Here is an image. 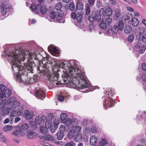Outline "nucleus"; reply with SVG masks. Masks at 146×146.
Returning a JSON list of instances; mask_svg holds the SVG:
<instances>
[{
  "instance_id": "1",
  "label": "nucleus",
  "mask_w": 146,
  "mask_h": 146,
  "mask_svg": "<svg viewBox=\"0 0 146 146\" xmlns=\"http://www.w3.org/2000/svg\"><path fill=\"white\" fill-rule=\"evenodd\" d=\"M74 60H72L68 62L67 64L64 63L63 68L65 72L62 75V78L65 84L73 87H78L80 89H85V92L94 91L98 86H91L88 81L85 73L80 70L74 67L75 66Z\"/></svg>"
},
{
  "instance_id": "2",
  "label": "nucleus",
  "mask_w": 146,
  "mask_h": 146,
  "mask_svg": "<svg viewBox=\"0 0 146 146\" xmlns=\"http://www.w3.org/2000/svg\"><path fill=\"white\" fill-rule=\"evenodd\" d=\"M5 57L13 63V73L16 76L25 70V72H32L35 65L32 58H29L28 52L21 48L10 51H5Z\"/></svg>"
},
{
  "instance_id": "3",
  "label": "nucleus",
  "mask_w": 146,
  "mask_h": 146,
  "mask_svg": "<svg viewBox=\"0 0 146 146\" xmlns=\"http://www.w3.org/2000/svg\"><path fill=\"white\" fill-rule=\"evenodd\" d=\"M44 60L42 62H39L37 69L42 75V77L45 80H48V86L50 88L55 87L57 85L61 84V82L58 80L59 75L57 73L49 74L46 72L47 68H48L47 64H51L52 61L51 58H44Z\"/></svg>"
},
{
  "instance_id": "4",
  "label": "nucleus",
  "mask_w": 146,
  "mask_h": 146,
  "mask_svg": "<svg viewBox=\"0 0 146 146\" xmlns=\"http://www.w3.org/2000/svg\"><path fill=\"white\" fill-rule=\"evenodd\" d=\"M30 8L33 13L37 14L40 13L42 15H44L46 13L47 11L46 6L45 5H41L39 4L36 5L32 4Z\"/></svg>"
},
{
  "instance_id": "5",
  "label": "nucleus",
  "mask_w": 146,
  "mask_h": 146,
  "mask_svg": "<svg viewBox=\"0 0 146 146\" xmlns=\"http://www.w3.org/2000/svg\"><path fill=\"white\" fill-rule=\"evenodd\" d=\"M48 12L50 14V17L51 18L50 20H49L50 21H52L56 17V20L58 23H64L65 22V20L63 17L62 11H60L57 13L51 10H49Z\"/></svg>"
},
{
  "instance_id": "6",
  "label": "nucleus",
  "mask_w": 146,
  "mask_h": 146,
  "mask_svg": "<svg viewBox=\"0 0 146 146\" xmlns=\"http://www.w3.org/2000/svg\"><path fill=\"white\" fill-rule=\"evenodd\" d=\"M110 28L107 31V33H110L111 34L116 33L119 30H121L123 29L124 24L122 20H120L119 23L115 24L113 28L111 26H109Z\"/></svg>"
},
{
  "instance_id": "7",
  "label": "nucleus",
  "mask_w": 146,
  "mask_h": 146,
  "mask_svg": "<svg viewBox=\"0 0 146 146\" xmlns=\"http://www.w3.org/2000/svg\"><path fill=\"white\" fill-rule=\"evenodd\" d=\"M31 73H33V71L32 72H31ZM30 72H25V70H23L21 71V73L17 75V80L20 82H24L27 84L28 80L29 75L28 74Z\"/></svg>"
},
{
  "instance_id": "8",
  "label": "nucleus",
  "mask_w": 146,
  "mask_h": 146,
  "mask_svg": "<svg viewBox=\"0 0 146 146\" xmlns=\"http://www.w3.org/2000/svg\"><path fill=\"white\" fill-rule=\"evenodd\" d=\"M102 98L104 100L105 99L103 102V106L106 110L108 108L113 106L114 101L109 97V94H106L105 96L102 97Z\"/></svg>"
},
{
  "instance_id": "9",
  "label": "nucleus",
  "mask_w": 146,
  "mask_h": 146,
  "mask_svg": "<svg viewBox=\"0 0 146 146\" xmlns=\"http://www.w3.org/2000/svg\"><path fill=\"white\" fill-rule=\"evenodd\" d=\"M112 21V19L110 17H109L106 19L105 21H101L100 23V26L101 28L103 29H106V32L107 33V31L110 28L109 26H110V24L111 23Z\"/></svg>"
},
{
  "instance_id": "10",
  "label": "nucleus",
  "mask_w": 146,
  "mask_h": 146,
  "mask_svg": "<svg viewBox=\"0 0 146 146\" xmlns=\"http://www.w3.org/2000/svg\"><path fill=\"white\" fill-rule=\"evenodd\" d=\"M35 96L38 99L42 100L46 97L45 91L39 88L36 87L34 90Z\"/></svg>"
},
{
  "instance_id": "11",
  "label": "nucleus",
  "mask_w": 146,
  "mask_h": 146,
  "mask_svg": "<svg viewBox=\"0 0 146 146\" xmlns=\"http://www.w3.org/2000/svg\"><path fill=\"white\" fill-rule=\"evenodd\" d=\"M134 48L139 53L142 54L146 49V46L141 41H140L137 42L135 44Z\"/></svg>"
},
{
  "instance_id": "12",
  "label": "nucleus",
  "mask_w": 146,
  "mask_h": 146,
  "mask_svg": "<svg viewBox=\"0 0 146 146\" xmlns=\"http://www.w3.org/2000/svg\"><path fill=\"white\" fill-rule=\"evenodd\" d=\"M95 0H88V4L85 5L86 13L85 15H88L90 13V7H92L94 4Z\"/></svg>"
},
{
  "instance_id": "13",
  "label": "nucleus",
  "mask_w": 146,
  "mask_h": 146,
  "mask_svg": "<svg viewBox=\"0 0 146 146\" xmlns=\"http://www.w3.org/2000/svg\"><path fill=\"white\" fill-rule=\"evenodd\" d=\"M24 116L26 119L29 120L33 116V113L31 111H29L26 110L24 111Z\"/></svg>"
},
{
  "instance_id": "14",
  "label": "nucleus",
  "mask_w": 146,
  "mask_h": 146,
  "mask_svg": "<svg viewBox=\"0 0 146 146\" xmlns=\"http://www.w3.org/2000/svg\"><path fill=\"white\" fill-rule=\"evenodd\" d=\"M46 119V117L45 116H42L41 117L38 116L35 119L36 122L39 125L42 123H44Z\"/></svg>"
},
{
  "instance_id": "15",
  "label": "nucleus",
  "mask_w": 146,
  "mask_h": 146,
  "mask_svg": "<svg viewBox=\"0 0 146 146\" xmlns=\"http://www.w3.org/2000/svg\"><path fill=\"white\" fill-rule=\"evenodd\" d=\"M10 109L8 107H6L1 110L0 114L1 115L5 116L8 115L9 113Z\"/></svg>"
},
{
  "instance_id": "16",
  "label": "nucleus",
  "mask_w": 146,
  "mask_h": 146,
  "mask_svg": "<svg viewBox=\"0 0 146 146\" xmlns=\"http://www.w3.org/2000/svg\"><path fill=\"white\" fill-rule=\"evenodd\" d=\"M1 12L2 15H5L7 12V7L6 6L3 4L1 5Z\"/></svg>"
},
{
  "instance_id": "17",
  "label": "nucleus",
  "mask_w": 146,
  "mask_h": 146,
  "mask_svg": "<svg viewBox=\"0 0 146 146\" xmlns=\"http://www.w3.org/2000/svg\"><path fill=\"white\" fill-rule=\"evenodd\" d=\"M42 139L44 140H48L49 141H53L54 139L53 136L48 135L47 134H46L44 136L42 137Z\"/></svg>"
},
{
  "instance_id": "18",
  "label": "nucleus",
  "mask_w": 146,
  "mask_h": 146,
  "mask_svg": "<svg viewBox=\"0 0 146 146\" xmlns=\"http://www.w3.org/2000/svg\"><path fill=\"white\" fill-rule=\"evenodd\" d=\"M53 122V125H52L51 127L50 128V131L52 133L55 132L56 129L58 128L59 125V123L58 122L56 123L54 121Z\"/></svg>"
},
{
  "instance_id": "19",
  "label": "nucleus",
  "mask_w": 146,
  "mask_h": 146,
  "mask_svg": "<svg viewBox=\"0 0 146 146\" xmlns=\"http://www.w3.org/2000/svg\"><path fill=\"white\" fill-rule=\"evenodd\" d=\"M141 119L142 120H144L143 121L146 122V111H143L140 117H138V116L137 117V119L139 121H140L141 120Z\"/></svg>"
},
{
  "instance_id": "20",
  "label": "nucleus",
  "mask_w": 146,
  "mask_h": 146,
  "mask_svg": "<svg viewBox=\"0 0 146 146\" xmlns=\"http://www.w3.org/2000/svg\"><path fill=\"white\" fill-rule=\"evenodd\" d=\"M34 131L33 130H28L27 131V137L28 139H32L35 137L34 134Z\"/></svg>"
},
{
  "instance_id": "21",
  "label": "nucleus",
  "mask_w": 146,
  "mask_h": 146,
  "mask_svg": "<svg viewBox=\"0 0 146 146\" xmlns=\"http://www.w3.org/2000/svg\"><path fill=\"white\" fill-rule=\"evenodd\" d=\"M84 4L83 3L79 1L77 2L76 5V10L78 9L79 10H81L83 8Z\"/></svg>"
},
{
  "instance_id": "22",
  "label": "nucleus",
  "mask_w": 146,
  "mask_h": 146,
  "mask_svg": "<svg viewBox=\"0 0 146 146\" xmlns=\"http://www.w3.org/2000/svg\"><path fill=\"white\" fill-rule=\"evenodd\" d=\"M100 146H111L109 144L106 139L104 138L102 139L100 143Z\"/></svg>"
},
{
  "instance_id": "23",
  "label": "nucleus",
  "mask_w": 146,
  "mask_h": 146,
  "mask_svg": "<svg viewBox=\"0 0 146 146\" xmlns=\"http://www.w3.org/2000/svg\"><path fill=\"white\" fill-rule=\"evenodd\" d=\"M131 23L133 26L134 27L137 26L139 23L138 19L136 18L133 19L131 21Z\"/></svg>"
},
{
  "instance_id": "24",
  "label": "nucleus",
  "mask_w": 146,
  "mask_h": 146,
  "mask_svg": "<svg viewBox=\"0 0 146 146\" xmlns=\"http://www.w3.org/2000/svg\"><path fill=\"white\" fill-rule=\"evenodd\" d=\"M48 50L50 52L52 51L56 54H58L59 52L58 50L56 48L52 46L51 45L48 46Z\"/></svg>"
},
{
  "instance_id": "25",
  "label": "nucleus",
  "mask_w": 146,
  "mask_h": 146,
  "mask_svg": "<svg viewBox=\"0 0 146 146\" xmlns=\"http://www.w3.org/2000/svg\"><path fill=\"white\" fill-rule=\"evenodd\" d=\"M11 91L9 89H7L5 91L4 95L5 98H7L10 97L11 94Z\"/></svg>"
},
{
  "instance_id": "26",
  "label": "nucleus",
  "mask_w": 146,
  "mask_h": 146,
  "mask_svg": "<svg viewBox=\"0 0 146 146\" xmlns=\"http://www.w3.org/2000/svg\"><path fill=\"white\" fill-rule=\"evenodd\" d=\"M97 141V139L95 136H92L90 138V143L92 145H95Z\"/></svg>"
},
{
  "instance_id": "27",
  "label": "nucleus",
  "mask_w": 146,
  "mask_h": 146,
  "mask_svg": "<svg viewBox=\"0 0 146 146\" xmlns=\"http://www.w3.org/2000/svg\"><path fill=\"white\" fill-rule=\"evenodd\" d=\"M131 16L129 14H126L125 16H123V19L125 21H127L128 22H129L130 20L131 19Z\"/></svg>"
},
{
  "instance_id": "28",
  "label": "nucleus",
  "mask_w": 146,
  "mask_h": 146,
  "mask_svg": "<svg viewBox=\"0 0 146 146\" xmlns=\"http://www.w3.org/2000/svg\"><path fill=\"white\" fill-rule=\"evenodd\" d=\"M112 13V11L111 8L107 9L106 10L105 17V16L110 17L111 16Z\"/></svg>"
},
{
  "instance_id": "29",
  "label": "nucleus",
  "mask_w": 146,
  "mask_h": 146,
  "mask_svg": "<svg viewBox=\"0 0 146 146\" xmlns=\"http://www.w3.org/2000/svg\"><path fill=\"white\" fill-rule=\"evenodd\" d=\"M82 136L80 134H77L75 136L74 139L76 142H80L82 140Z\"/></svg>"
},
{
  "instance_id": "30",
  "label": "nucleus",
  "mask_w": 146,
  "mask_h": 146,
  "mask_svg": "<svg viewBox=\"0 0 146 146\" xmlns=\"http://www.w3.org/2000/svg\"><path fill=\"white\" fill-rule=\"evenodd\" d=\"M21 131L22 130L20 128H19L17 129V130H16L13 132L12 134L17 136H21Z\"/></svg>"
},
{
  "instance_id": "31",
  "label": "nucleus",
  "mask_w": 146,
  "mask_h": 146,
  "mask_svg": "<svg viewBox=\"0 0 146 146\" xmlns=\"http://www.w3.org/2000/svg\"><path fill=\"white\" fill-rule=\"evenodd\" d=\"M20 114V112L18 110H13L11 113V116L13 117L19 116Z\"/></svg>"
},
{
  "instance_id": "32",
  "label": "nucleus",
  "mask_w": 146,
  "mask_h": 146,
  "mask_svg": "<svg viewBox=\"0 0 146 146\" xmlns=\"http://www.w3.org/2000/svg\"><path fill=\"white\" fill-rule=\"evenodd\" d=\"M40 131L41 133L43 134H45V135L47 133L48 131L47 128L46 127H44L43 126L40 127Z\"/></svg>"
},
{
  "instance_id": "33",
  "label": "nucleus",
  "mask_w": 146,
  "mask_h": 146,
  "mask_svg": "<svg viewBox=\"0 0 146 146\" xmlns=\"http://www.w3.org/2000/svg\"><path fill=\"white\" fill-rule=\"evenodd\" d=\"M132 30L131 28L129 26H126L124 28V31L126 34L129 33Z\"/></svg>"
},
{
  "instance_id": "34",
  "label": "nucleus",
  "mask_w": 146,
  "mask_h": 146,
  "mask_svg": "<svg viewBox=\"0 0 146 146\" xmlns=\"http://www.w3.org/2000/svg\"><path fill=\"white\" fill-rule=\"evenodd\" d=\"M67 115L64 113H62L60 115V119L62 122L64 123L67 118Z\"/></svg>"
},
{
  "instance_id": "35",
  "label": "nucleus",
  "mask_w": 146,
  "mask_h": 146,
  "mask_svg": "<svg viewBox=\"0 0 146 146\" xmlns=\"http://www.w3.org/2000/svg\"><path fill=\"white\" fill-rule=\"evenodd\" d=\"M82 19V15L81 13H76V16L75 19L78 22H80L81 21Z\"/></svg>"
},
{
  "instance_id": "36",
  "label": "nucleus",
  "mask_w": 146,
  "mask_h": 146,
  "mask_svg": "<svg viewBox=\"0 0 146 146\" xmlns=\"http://www.w3.org/2000/svg\"><path fill=\"white\" fill-rule=\"evenodd\" d=\"M121 14L120 10L118 9H115V17L116 18H118L120 15Z\"/></svg>"
},
{
  "instance_id": "37",
  "label": "nucleus",
  "mask_w": 146,
  "mask_h": 146,
  "mask_svg": "<svg viewBox=\"0 0 146 146\" xmlns=\"http://www.w3.org/2000/svg\"><path fill=\"white\" fill-rule=\"evenodd\" d=\"M29 126L28 124L26 123H23L21 126L19 128L21 130H23L24 131H26L28 129Z\"/></svg>"
},
{
  "instance_id": "38",
  "label": "nucleus",
  "mask_w": 146,
  "mask_h": 146,
  "mask_svg": "<svg viewBox=\"0 0 146 146\" xmlns=\"http://www.w3.org/2000/svg\"><path fill=\"white\" fill-rule=\"evenodd\" d=\"M64 134L59 132L56 134L57 139L59 140L62 139L64 136Z\"/></svg>"
},
{
  "instance_id": "39",
  "label": "nucleus",
  "mask_w": 146,
  "mask_h": 146,
  "mask_svg": "<svg viewBox=\"0 0 146 146\" xmlns=\"http://www.w3.org/2000/svg\"><path fill=\"white\" fill-rule=\"evenodd\" d=\"M6 104V101L4 100H2L0 103V110L4 109Z\"/></svg>"
},
{
  "instance_id": "40",
  "label": "nucleus",
  "mask_w": 146,
  "mask_h": 146,
  "mask_svg": "<svg viewBox=\"0 0 146 146\" xmlns=\"http://www.w3.org/2000/svg\"><path fill=\"white\" fill-rule=\"evenodd\" d=\"M52 124V121H46L45 123V127L48 129L50 128L52 126L51 125Z\"/></svg>"
},
{
  "instance_id": "41",
  "label": "nucleus",
  "mask_w": 146,
  "mask_h": 146,
  "mask_svg": "<svg viewBox=\"0 0 146 146\" xmlns=\"http://www.w3.org/2000/svg\"><path fill=\"white\" fill-rule=\"evenodd\" d=\"M72 119L71 118H68L66 121H65V122L66 125V127L69 126L71 124L72 122Z\"/></svg>"
},
{
  "instance_id": "42",
  "label": "nucleus",
  "mask_w": 146,
  "mask_h": 146,
  "mask_svg": "<svg viewBox=\"0 0 146 146\" xmlns=\"http://www.w3.org/2000/svg\"><path fill=\"white\" fill-rule=\"evenodd\" d=\"M12 128L13 127L12 126L9 125H7L3 128V129L5 131H7L11 130Z\"/></svg>"
},
{
  "instance_id": "43",
  "label": "nucleus",
  "mask_w": 146,
  "mask_h": 146,
  "mask_svg": "<svg viewBox=\"0 0 146 146\" xmlns=\"http://www.w3.org/2000/svg\"><path fill=\"white\" fill-rule=\"evenodd\" d=\"M59 130V132L64 134L66 131V129L64 125H61L60 127Z\"/></svg>"
},
{
  "instance_id": "44",
  "label": "nucleus",
  "mask_w": 146,
  "mask_h": 146,
  "mask_svg": "<svg viewBox=\"0 0 146 146\" xmlns=\"http://www.w3.org/2000/svg\"><path fill=\"white\" fill-rule=\"evenodd\" d=\"M106 10L103 8H101L99 11V14L102 15V17L104 18L105 17V14Z\"/></svg>"
},
{
  "instance_id": "45",
  "label": "nucleus",
  "mask_w": 146,
  "mask_h": 146,
  "mask_svg": "<svg viewBox=\"0 0 146 146\" xmlns=\"http://www.w3.org/2000/svg\"><path fill=\"white\" fill-rule=\"evenodd\" d=\"M62 4L61 3H58L56 4L55 6V8L57 10H60V9L62 8Z\"/></svg>"
},
{
  "instance_id": "46",
  "label": "nucleus",
  "mask_w": 146,
  "mask_h": 146,
  "mask_svg": "<svg viewBox=\"0 0 146 146\" xmlns=\"http://www.w3.org/2000/svg\"><path fill=\"white\" fill-rule=\"evenodd\" d=\"M95 20H96L98 21H100V20L101 19H102L103 20H104L103 19V18L102 19V15H100V14H97L95 16Z\"/></svg>"
},
{
  "instance_id": "47",
  "label": "nucleus",
  "mask_w": 146,
  "mask_h": 146,
  "mask_svg": "<svg viewBox=\"0 0 146 146\" xmlns=\"http://www.w3.org/2000/svg\"><path fill=\"white\" fill-rule=\"evenodd\" d=\"M69 9L72 11H74L75 9V6L74 3L73 2H71L69 6Z\"/></svg>"
},
{
  "instance_id": "48",
  "label": "nucleus",
  "mask_w": 146,
  "mask_h": 146,
  "mask_svg": "<svg viewBox=\"0 0 146 146\" xmlns=\"http://www.w3.org/2000/svg\"><path fill=\"white\" fill-rule=\"evenodd\" d=\"M81 130V128L79 126H76L74 129V133H78L80 132Z\"/></svg>"
},
{
  "instance_id": "49",
  "label": "nucleus",
  "mask_w": 146,
  "mask_h": 146,
  "mask_svg": "<svg viewBox=\"0 0 146 146\" xmlns=\"http://www.w3.org/2000/svg\"><path fill=\"white\" fill-rule=\"evenodd\" d=\"M134 39V36L133 35H130L128 37L127 40L130 42H132Z\"/></svg>"
},
{
  "instance_id": "50",
  "label": "nucleus",
  "mask_w": 146,
  "mask_h": 146,
  "mask_svg": "<svg viewBox=\"0 0 146 146\" xmlns=\"http://www.w3.org/2000/svg\"><path fill=\"white\" fill-rule=\"evenodd\" d=\"M88 20L91 22L93 23L95 20V17L93 16L92 15H90L88 17Z\"/></svg>"
},
{
  "instance_id": "51",
  "label": "nucleus",
  "mask_w": 146,
  "mask_h": 146,
  "mask_svg": "<svg viewBox=\"0 0 146 146\" xmlns=\"http://www.w3.org/2000/svg\"><path fill=\"white\" fill-rule=\"evenodd\" d=\"M65 146H76L74 142L73 141H71L66 143Z\"/></svg>"
},
{
  "instance_id": "52",
  "label": "nucleus",
  "mask_w": 146,
  "mask_h": 146,
  "mask_svg": "<svg viewBox=\"0 0 146 146\" xmlns=\"http://www.w3.org/2000/svg\"><path fill=\"white\" fill-rule=\"evenodd\" d=\"M106 92L107 94H109V96H112L111 95V93L112 92V91L111 89L110 88H108L106 89Z\"/></svg>"
},
{
  "instance_id": "53",
  "label": "nucleus",
  "mask_w": 146,
  "mask_h": 146,
  "mask_svg": "<svg viewBox=\"0 0 146 146\" xmlns=\"http://www.w3.org/2000/svg\"><path fill=\"white\" fill-rule=\"evenodd\" d=\"M142 34L141 32L138 34L136 36L137 39L139 40H141L142 37Z\"/></svg>"
},
{
  "instance_id": "54",
  "label": "nucleus",
  "mask_w": 146,
  "mask_h": 146,
  "mask_svg": "<svg viewBox=\"0 0 146 146\" xmlns=\"http://www.w3.org/2000/svg\"><path fill=\"white\" fill-rule=\"evenodd\" d=\"M75 134L74 132H73L72 131H70L68 133V136L69 138H71L73 137L74 135H75Z\"/></svg>"
},
{
  "instance_id": "55",
  "label": "nucleus",
  "mask_w": 146,
  "mask_h": 146,
  "mask_svg": "<svg viewBox=\"0 0 146 146\" xmlns=\"http://www.w3.org/2000/svg\"><path fill=\"white\" fill-rule=\"evenodd\" d=\"M27 81H28V84L29 83H33L35 82V81L34 80L32 77H29L28 78V80Z\"/></svg>"
},
{
  "instance_id": "56",
  "label": "nucleus",
  "mask_w": 146,
  "mask_h": 146,
  "mask_svg": "<svg viewBox=\"0 0 146 146\" xmlns=\"http://www.w3.org/2000/svg\"><path fill=\"white\" fill-rule=\"evenodd\" d=\"M6 88V86L3 84L0 85V92H2L4 91Z\"/></svg>"
},
{
  "instance_id": "57",
  "label": "nucleus",
  "mask_w": 146,
  "mask_h": 146,
  "mask_svg": "<svg viewBox=\"0 0 146 146\" xmlns=\"http://www.w3.org/2000/svg\"><path fill=\"white\" fill-rule=\"evenodd\" d=\"M2 132L0 131V139L2 140L5 143V137L2 135Z\"/></svg>"
},
{
  "instance_id": "58",
  "label": "nucleus",
  "mask_w": 146,
  "mask_h": 146,
  "mask_svg": "<svg viewBox=\"0 0 146 146\" xmlns=\"http://www.w3.org/2000/svg\"><path fill=\"white\" fill-rule=\"evenodd\" d=\"M58 100L60 102H62L64 101V96L62 95H60L58 96Z\"/></svg>"
},
{
  "instance_id": "59",
  "label": "nucleus",
  "mask_w": 146,
  "mask_h": 146,
  "mask_svg": "<svg viewBox=\"0 0 146 146\" xmlns=\"http://www.w3.org/2000/svg\"><path fill=\"white\" fill-rule=\"evenodd\" d=\"M13 105L15 107H17L20 105V103L18 101H14L13 103Z\"/></svg>"
},
{
  "instance_id": "60",
  "label": "nucleus",
  "mask_w": 146,
  "mask_h": 146,
  "mask_svg": "<svg viewBox=\"0 0 146 146\" xmlns=\"http://www.w3.org/2000/svg\"><path fill=\"white\" fill-rule=\"evenodd\" d=\"M141 40L144 42H146V34L143 35Z\"/></svg>"
},
{
  "instance_id": "61",
  "label": "nucleus",
  "mask_w": 146,
  "mask_h": 146,
  "mask_svg": "<svg viewBox=\"0 0 146 146\" xmlns=\"http://www.w3.org/2000/svg\"><path fill=\"white\" fill-rule=\"evenodd\" d=\"M96 128L94 127H92L90 129L91 131L94 133H96Z\"/></svg>"
},
{
  "instance_id": "62",
  "label": "nucleus",
  "mask_w": 146,
  "mask_h": 146,
  "mask_svg": "<svg viewBox=\"0 0 146 146\" xmlns=\"http://www.w3.org/2000/svg\"><path fill=\"white\" fill-rule=\"evenodd\" d=\"M48 117L50 119H51V120H52L54 118V115L52 113H50L49 114Z\"/></svg>"
},
{
  "instance_id": "63",
  "label": "nucleus",
  "mask_w": 146,
  "mask_h": 146,
  "mask_svg": "<svg viewBox=\"0 0 146 146\" xmlns=\"http://www.w3.org/2000/svg\"><path fill=\"white\" fill-rule=\"evenodd\" d=\"M141 66L142 70L145 71H146V64H143Z\"/></svg>"
},
{
  "instance_id": "64",
  "label": "nucleus",
  "mask_w": 146,
  "mask_h": 146,
  "mask_svg": "<svg viewBox=\"0 0 146 146\" xmlns=\"http://www.w3.org/2000/svg\"><path fill=\"white\" fill-rule=\"evenodd\" d=\"M96 6L99 8H100L102 6V4L101 2L98 1L96 2Z\"/></svg>"
}]
</instances>
